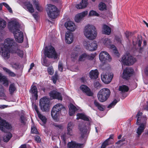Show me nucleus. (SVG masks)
<instances>
[{"label":"nucleus","mask_w":148,"mask_h":148,"mask_svg":"<svg viewBox=\"0 0 148 148\" xmlns=\"http://www.w3.org/2000/svg\"><path fill=\"white\" fill-rule=\"evenodd\" d=\"M18 45L14 40L11 38H7L4 41V44L0 45V53L5 59H8L10 57V51L17 48Z\"/></svg>","instance_id":"1"},{"label":"nucleus","mask_w":148,"mask_h":148,"mask_svg":"<svg viewBox=\"0 0 148 148\" xmlns=\"http://www.w3.org/2000/svg\"><path fill=\"white\" fill-rule=\"evenodd\" d=\"M10 30L14 34L16 40L19 43H22L23 40V33L20 30V25L18 22L12 21L9 23Z\"/></svg>","instance_id":"2"},{"label":"nucleus","mask_w":148,"mask_h":148,"mask_svg":"<svg viewBox=\"0 0 148 148\" xmlns=\"http://www.w3.org/2000/svg\"><path fill=\"white\" fill-rule=\"evenodd\" d=\"M11 128V125L0 117V130L5 132L3 138V140L4 142H8L12 136L11 133L7 132L6 130L7 129H10Z\"/></svg>","instance_id":"3"},{"label":"nucleus","mask_w":148,"mask_h":148,"mask_svg":"<svg viewBox=\"0 0 148 148\" xmlns=\"http://www.w3.org/2000/svg\"><path fill=\"white\" fill-rule=\"evenodd\" d=\"M66 112V109L64 106L61 104L58 103L53 107L51 111V116L54 120L57 121L60 114L64 115Z\"/></svg>","instance_id":"4"},{"label":"nucleus","mask_w":148,"mask_h":148,"mask_svg":"<svg viewBox=\"0 0 148 148\" xmlns=\"http://www.w3.org/2000/svg\"><path fill=\"white\" fill-rule=\"evenodd\" d=\"M83 32L85 37L90 40L95 39L97 34L95 27L90 25H88L85 27Z\"/></svg>","instance_id":"5"},{"label":"nucleus","mask_w":148,"mask_h":148,"mask_svg":"<svg viewBox=\"0 0 148 148\" xmlns=\"http://www.w3.org/2000/svg\"><path fill=\"white\" fill-rule=\"evenodd\" d=\"M110 90L107 88H103L100 90L97 93V97L99 101L101 102L106 101L109 97Z\"/></svg>","instance_id":"6"},{"label":"nucleus","mask_w":148,"mask_h":148,"mask_svg":"<svg viewBox=\"0 0 148 148\" xmlns=\"http://www.w3.org/2000/svg\"><path fill=\"white\" fill-rule=\"evenodd\" d=\"M45 55L49 58L56 59L58 57V54L55 50L54 48L51 46L46 47L44 50Z\"/></svg>","instance_id":"7"},{"label":"nucleus","mask_w":148,"mask_h":148,"mask_svg":"<svg viewBox=\"0 0 148 148\" xmlns=\"http://www.w3.org/2000/svg\"><path fill=\"white\" fill-rule=\"evenodd\" d=\"M47 12L49 16L51 18H55L58 15L57 8L51 4L48 5Z\"/></svg>","instance_id":"8"},{"label":"nucleus","mask_w":148,"mask_h":148,"mask_svg":"<svg viewBox=\"0 0 148 148\" xmlns=\"http://www.w3.org/2000/svg\"><path fill=\"white\" fill-rule=\"evenodd\" d=\"M50 100L48 98L44 97L41 98L40 100L39 105L41 110L46 111L49 110Z\"/></svg>","instance_id":"9"},{"label":"nucleus","mask_w":148,"mask_h":148,"mask_svg":"<svg viewBox=\"0 0 148 148\" xmlns=\"http://www.w3.org/2000/svg\"><path fill=\"white\" fill-rule=\"evenodd\" d=\"M136 60L133 57L129 55L124 56L122 58L121 62L124 65H132L136 62Z\"/></svg>","instance_id":"10"},{"label":"nucleus","mask_w":148,"mask_h":148,"mask_svg":"<svg viewBox=\"0 0 148 148\" xmlns=\"http://www.w3.org/2000/svg\"><path fill=\"white\" fill-rule=\"evenodd\" d=\"M113 77V74L112 73H103L101 75L102 81L105 83H109L112 80Z\"/></svg>","instance_id":"11"},{"label":"nucleus","mask_w":148,"mask_h":148,"mask_svg":"<svg viewBox=\"0 0 148 148\" xmlns=\"http://www.w3.org/2000/svg\"><path fill=\"white\" fill-rule=\"evenodd\" d=\"M142 114L141 112L139 111L138 112L136 115L137 119L136 123L138 125L144 123L146 125L147 118L145 116H142Z\"/></svg>","instance_id":"12"},{"label":"nucleus","mask_w":148,"mask_h":148,"mask_svg":"<svg viewBox=\"0 0 148 148\" xmlns=\"http://www.w3.org/2000/svg\"><path fill=\"white\" fill-rule=\"evenodd\" d=\"M84 44L87 49L91 51L95 50L97 47V44L94 42L90 44L88 41H85L84 42Z\"/></svg>","instance_id":"13"},{"label":"nucleus","mask_w":148,"mask_h":148,"mask_svg":"<svg viewBox=\"0 0 148 148\" xmlns=\"http://www.w3.org/2000/svg\"><path fill=\"white\" fill-rule=\"evenodd\" d=\"M133 73V70L131 68L127 67L123 71L122 77L127 79L132 75Z\"/></svg>","instance_id":"14"},{"label":"nucleus","mask_w":148,"mask_h":148,"mask_svg":"<svg viewBox=\"0 0 148 148\" xmlns=\"http://www.w3.org/2000/svg\"><path fill=\"white\" fill-rule=\"evenodd\" d=\"M100 60L104 63L106 60L110 61L111 59V58L109 54L106 51L101 52L99 55Z\"/></svg>","instance_id":"15"},{"label":"nucleus","mask_w":148,"mask_h":148,"mask_svg":"<svg viewBox=\"0 0 148 148\" xmlns=\"http://www.w3.org/2000/svg\"><path fill=\"white\" fill-rule=\"evenodd\" d=\"M50 97L53 99H56L62 100V97L61 93L56 90H53L51 91L49 93Z\"/></svg>","instance_id":"16"},{"label":"nucleus","mask_w":148,"mask_h":148,"mask_svg":"<svg viewBox=\"0 0 148 148\" xmlns=\"http://www.w3.org/2000/svg\"><path fill=\"white\" fill-rule=\"evenodd\" d=\"M73 34L70 32H67L65 35V40L66 43L71 44L73 42Z\"/></svg>","instance_id":"17"},{"label":"nucleus","mask_w":148,"mask_h":148,"mask_svg":"<svg viewBox=\"0 0 148 148\" xmlns=\"http://www.w3.org/2000/svg\"><path fill=\"white\" fill-rule=\"evenodd\" d=\"M65 26L67 29L71 32H74L76 29V26L75 23L71 21L66 22L65 24Z\"/></svg>","instance_id":"18"},{"label":"nucleus","mask_w":148,"mask_h":148,"mask_svg":"<svg viewBox=\"0 0 148 148\" xmlns=\"http://www.w3.org/2000/svg\"><path fill=\"white\" fill-rule=\"evenodd\" d=\"M84 145V144L77 143L74 141H71L68 143V148H83Z\"/></svg>","instance_id":"19"},{"label":"nucleus","mask_w":148,"mask_h":148,"mask_svg":"<svg viewBox=\"0 0 148 148\" xmlns=\"http://www.w3.org/2000/svg\"><path fill=\"white\" fill-rule=\"evenodd\" d=\"M80 88L87 95L89 96L93 95V93L91 91L90 88L87 86L84 85H82L80 86Z\"/></svg>","instance_id":"20"},{"label":"nucleus","mask_w":148,"mask_h":148,"mask_svg":"<svg viewBox=\"0 0 148 148\" xmlns=\"http://www.w3.org/2000/svg\"><path fill=\"white\" fill-rule=\"evenodd\" d=\"M88 14L87 11L83 12L77 14L75 16V21L77 23L79 22Z\"/></svg>","instance_id":"21"},{"label":"nucleus","mask_w":148,"mask_h":148,"mask_svg":"<svg viewBox=\"0 0 148 148\" xmlns=\"http://www.w3.org/2000/svg\"><path fill=\"white\" fill-rule=\"evenodd\" d=\"M79 128L81 132V136L80 138L82 139L83 138L86 136L87 132V128L86 127L82 125H79Z\"/></svg>","instance_id":"22"},{"label":"nucleus","mask_w":148,"mask_h":148,"mask_svg":"<svg viewBox=\"0 0 148 148\" xmlns=\"http://www.w3.org/2000/svg\"><path fill=\"white\" fill-rule=\"evenodd\" d=\"M29 92L31 93L33 96H34L36 99H37L38 97L37 95L38 90L36 86L32 85L29 90Z\"/></svg>","instance_id":"23"},{"label":"nucleus","mask_w":148,"mask_h":148,"mask_svg":"<svg viewBox=\"0 0 148 148\" xmlns=\"http://www.w3.org/2000/svg\"><path fill=\"white\" fill-rule=\"evenodd\" d=\"M111 28L106 24H103L102 27V32L103 34L109 35L111 32Z\"/></svg>","instance_id":"24"},{"label":"nucleus","mask_w":148,"mask_h":148,"mask_svg":"<svg viewBox=\"0 0 148 148\" xmlns=\"http://www.w3.org/2000/svg\"><path fill=\"white\" fill-rule=\"evenodd\" d=\"M88 4L87 0H82L79 4L76 5V8L78 9H81L86 8Z\"/></svg>","instance_id":"25"},{"label":"nucleus","mask_w":148,"mask_h":148,"mask_svg":"<svg viewBox=\"0 0 148 148\" xmlns=\"http://www.w3.org/2000/svg\"><path fill=\"white\" fill-rule=\"evenodd\" d=\"M77 119H81L84 121H89L91 119L82 113H78L77 114Z\"/></svg>","instance_id":"26"},{"label":"nucleus","mask_w":148,"mask_h":148,"mask_svg":"<svg viewBox=\"0 0 148 148\" xmlns=\"http://www.w3.org/2000/svg\"><path fill=\"white\" fill-rule=\"evenodd\" d=\"M24 8L30 13H33L34 12V9L32 5L29 2H27L25 4Z\"/></svg>","instance_id":"27"},{"label":"nucleus","mask_w":148,"mask_h":148,"mask_svg":"<svg viewBox=\"0 0 148 148\" xmlns=\"http://www.w3.org/2000/svg\"><path fill=\"white\" fill-rule=\"evenodd\" d=\"M90 77L91 79H95L98 77L99 73L97 69L92 70L90 72Z\"/></svg>","instance_id":"28"},{"label":"nucleus","mask_w":148,"mask_h":148,"mask_svg":"<svg viewBox=\"0 0 148 148\" xmlns=\"http://www.w3.org/2000/svg\"><path fill=\"white\" fill-rule=\"evenodd\" d=\"M145 126L146 125H145L144 123L141 124L138 128L136 133L138 134V137H139L142 133L143 132L145 128Z\"/></svg>","instance_id":"29"},{"label":"nucleus","mask_w":148,"mask_h":148,"mask_svg":"<svg viewBox=\"0 0 148 148\" xmlns=\"http://www.w3.org/2000/svg\"><path fill=\"white\" fill-rule=\"evenodd\" d=\"M94 104L95 106L100 111H103L104 110L105 108L104 106L101 104L97 101L95 100Z\"/></svg>","instance_id":"30"},{"label":"nucleus","mask_w":148,"mask_h":148,"mask_svg":"<svg viewBox=\"0 0 148 148\" xmlns=\"http://www.w3.org/2000/svg\"><path fill=\"white\" fill-rule=\"evenodd\" d=\"M18 46L17 48L14 49V50H12V52L13 53H16L19 57L21 58H22L23 55V53L22 51L18 49Z\"/></svg>","instance_id":"31"},{"label":"nucleus","mask_w":148,"mask_h":148,"mask_svg":"<svg viewBox=\"0 0 148 148\" xmlns=\"http://www.w3.org/2000/svg\"><path fill=\"white\" fill-rule=\"evenodd\" d=\"M69 109V114L70 116H72L75 113V111L77 110V108L72 104H70Z\"/></svg>","instance_id":"32"},{"label":"nucleus","mask_w":148,"mask_h":148,"mask_svg":"<svg viewBox=\"0 0 148 148\" xmlns=\"http://www.w3.org/2000/svg\"><path fill=\"white\" fill-rule=\"evenodd\" d=\"M20 118L19 119V121L23 125H25L27 120V118L23 114H22L20 115Z\"/></svg>","instance_id":"33"},{"label":"nucleus","mask_w":148,"mask_h":148,"mask_svg":"<svg viewBox=\"0 0 148 148\" xmlns=\"http://www.w3.org/2000/svg\"><path fill=\"white\" fill-rule=\"evenodd\" d=\"M3 69L4 71L7 73L9 76L12 77H14L16 76V75L10 69L5 67H3Z\"/></svg>","instance_id":"34"},{"label":"nucleus","mask_w":148,"mask_h":148,"mask_svg":"<svg viewBox=\"0 0 148 148\" xmlns=\"http://www.w3.org/2000/svg\"><path fill=\"white\" fill-rule=\"evenodd\" d=\"M99 9L101 11H103L106 10V5L104 3L100 2L98 5Z\"/></svg>","instance_id":"35"},{"label":"nucleus","mask_w":148,"mask_h":148,"mask_svg":"<svg viewBox=\"0 0 148 148\" xmlns=\"http://www.w3.org/2000/svg\"><path fill=\"white\" fill-rule=\"evenodd\" d=\"M128 90V87L125 85L120 86L119 88V90L121 91L122 92H127Z\"/></svg>","instance_id":"36"},{"label":"nucleus","mask_w":148,"mask_h":148,"mask_svg":"<svg viewBox=\"0 0 148 148\" xmlns=\"http://www.w3.org/2000/svg\"><path fill=\"white\" fill-rule=\"evenodd\" d=\"M16 88L14 84H12L10 85L9 88V91L10 93L12 95L14 92V91L16 90Z\"/></svg>","instance_id":"37"},{"label":"nucleus","mask_w":148,"mask_h":148,"mask_svg":"<svg viewBox=\"0 0 148 148\" xmlns=\"http://www.w3.org/2000/svg\"><path fill=\"white\" fill-rule=\"evenodd\" d=\"M6 22L4 20L0 19V29H2L6 26Z\"/></svg>","instance_id":"38"},{"label":"nucleus","mask_w":148,"mask_h":148,"mask_svg":"<svg viewBox=\"0 0 148 148\" xmlns=\"http://www.w3.org/2000/svg\"><path fill=\"white\" fill-rule=\"evenodd\" d=\"M4 89L3 88L1 85L0 84V96L3 97H5V95L4 93ZM5 99V98H4Z\"/></svg>","instance_id":"39"},{"label":"nucleus","mask_w":148,"mask_h":148,"mask_svg":"<svg viewBox=\"0 0 148 148\" xmlns=\"http://www.w3.org/2000/svg\"><path fill=\"white\" fill-rule=\"evenodd\" d=\"M39 118L42 121L43 123L44 124L47 121V119L45 116H43L40 113L38 115Z\"/></svg>","instance_id":"40"},{"label":"nucleus","mask_w":148,"mask_h":148,"mask_svg":"<svg viewBox=\"0 0 148 148\" xmlns=\"http://www.w3.org/2000/svg\"><path fill=\"white\" fill-rule=\"evenodd\" d=\"M109 139L108 138L104 141L102 144L101 146V148H105L106 146L110 144L109 143Z\"/></svg>","instance_id":"41"},{"label":"nucleus","mask_w":148,"mask_h":148,"mask_svg":"<svg viewBox=\"0 0 148 148\" xmlns=\"http://www.w3.org/2000/svg\"><path fill=\"white\" fill-rule=\"evenodd\" d=\"M86 59H87V54L84 53L79 57V60L80 61H82Z\"/></svg>","instance_id":"42"},{"label":"nucleus","mask_w":148,"mask_h":148,"mask_svg":"<svg viewBox=\"0 0 148 148\" xmlns=\"http://www.w3.org/2000/svg\"><path fill=\"white\" fill-rule=\"evenodd\" d=\"M110 48L113 50V52L114 53V54L116 55L117 56H119V53H118V51L116 49V47L113 45H112L110 46Z\"/></svg>","instance_id":"43"},{"label":"nucleus","mask_w":148,"mask_h":148,"mask_svg":"<svg viewBox=\"0 0 148 148\" xmlns=\"http://www.w3.org/2000/svg\"><path fill=\"white\" fill-rule=\"evenodd\" d=\"M89 16H99V14L98 13H97V12L95 11L92 10H91L89 14Z\"/></svg>","instance_id":"44"},{"label":"nucleus","mask_w":148,"mask_h":148,"mask_svg":"<svg viewBox=\"0 0 148 148\" xmlns=\"http://www.w3.org/2000/svg\"><path fill=\"white\" fill-rule=\"evenodd\" d=\"M34 3L36 5V7L37 10L39 11H41L43 10L42 8L40 6L38 3L34 2Z\"/></svg>","instance_id":"45"},{"label":"nucleus","mask_w":148,"mask_h":148,"mask_svg":"<svg viewBox=\"0 0 148 148\" xmlns=\"http://www.w3.org/2000/svg\"><path fill=\"white\" fill-rule=\"evenodd\" d=\"M118 101L114 99L110 104L108 106V108H111L113 107L117 103Z\"/></svg>","instance_id":"46"},{"label":"nucleus","mask_w":148,"mask_h":148,"mask_svg":"<svg viewBox=\"0 0 148 148\" xmlns=\"http://www.w3.org/2000/svg\"><path fill=\"white\" fill-rule=\"evenodd\" d=\"M79 55V53L78 51H74L72 52L71 55V57L74 58H75L77 57Z\"/></svg>","instance_id":"47"},{"label":"nucleus","mask_w":148,"mask_h":148,"mask_svg":"<svg viewBox=\"0 0 148 148\" xmlns=\"http://www.w3.org/2000/svg\"><path fill=\"white\" fill-rule=\"evenodd\" d=\"M47 71L48 73L50 75H52L54 73V70L52 66H50L47 68Z\"/></svg>","instance_id":"48"},{"label":"nucleus","mask_w":148,"mask_h":148,"mask_svg":"<svg viewBox=\"0 0 148 148\" xmlns=\"http://www.w3.org/2000/svg\"><path fill=\"white\" fill-rule=\"evenodd\" d=\"M0 81L3 82V84L4 86H8V81L5 76L3 77V79H1V81Z\"/></svg>","instance_id":"49"},{"label":"nucleus","mask_w":148,"mask_h":148,"mask_svg":"<svg viewBox=\"0 0 148 148\" xmlns=\"http://www.w3.org/2000/svg\"><path fill=\"white\" fill-rule=\"evenodd\" d=\"M3 4L7 8L10 13H11L12 12V9L7 3H3Z\"/></svg>","instance_id":"50"},{"label":"nucleus","mask_w":148,"mask_h":148,"mask_svg":"<svg viewBox=\"0 0 148 148\" xmlns=\"http://www.w3.org/2000/svg\"><path fill=\"white\" fill-rule=\"evenodd\" d=\"M94 87L97 89L99 88L101 86L100 84L98 81L95 82L94 83Z\"/></svg>","instance_id":"51"},{"label":"nucleus","mask_w":148,"mask_h":148,"mask_svg":"<svg viewBox=\"0 0 148 148\" xmlns=\"http://www.w3.org/2000/svg\"><path fill=\"white\" fill-rule=\"evenodd\" d=\"M58 69L61 72H62L63 70V64L61 61H59L58 63Z\"/></svg>","instance_id":"52"},{"label":"nucleus","mask_w":148,"mask_h":148,"mask_svg":"<svg viewBox=\"0 0 148 148\" xmlns=\"http://www.w3.org/2000/svg\"><path fill=\"white\" fill-rule=\"evenodd\" d=\"M103 44L106 45H107L110 43V40L108 38H105L103 41Z\"/></svg>","instance_id":"53"},{"label":"nucleus","mask_w":148,"mask_h":148,"mask_svg":"<svg viewBox=\"0 0 148 148\" xmlns=\"http://www.w3.org/2000/svg\"><path fill=\"white\" fill-rule=\"evenodd\" d=\"M142 42V38L141 37L138 38L137 43L139 47H140Z\"/></svg>","instance_id":"54"},{"label":"nucleus","mask_w":148,"mask_h":148,"mask_svg":"<svg viewBox=\"0 0 148 148\" xmlns=\"http://www.w3.org/2000/svg\"><path fill=\"white\" fill-rule=\"evenodd\" d=\"M74 125L73 123L70 122L69 123L67 126V129H73Z\"/></svg>","instance_id":"55"},{"label":"nucleus","mask_w":148,"mask_h":148,"mask_svg":"<svg viewBox=\"0 0 148 148\" xmlns=\"http://www.w3.org/2000/svg\"><path fill=\"white\" fill-rule=\"evenodd\" d=\"M67 135L70 136H72L73 135V129H67Z\"/></svg>","instance_id":"56"},{"label":"nucleus","mask_w":148,"mask_h":148,"mask_svg":"<svg viewBox=\"0 0 148 148\" xmlns=\"http://www.w3.org/2000/svg\"><path fill=\"white\" fill-rule=\"evenodd\" d=\"M122 38V37L121 35L119 36H115V39L118 42L121 43Z\"/></svg>","instance_id":"57"},{"label":"nucleus","mask_w":148,"mask_h":148,"mask_svg":"<svg viewBox=\"0 0 148 148\" xmlns=\"http://www.w3.org/2000/svg\"><path fill=\"white\" fill-rule=\"evenodd\" d=\"M95 54H91L89 55L87 54V59L89 60H92L95 57Z\"/></svg>","instance_id":"58"},{"label":"nucleus","mask_w":148,"mask_h":148,"mask_svg":"<svg viewBox=\"0 0 148 148\" xmlns=\"http://www.w3.org/2000/svg\"><path fill=\"white\" fill-rule=\"evenodd\" d=\"M58 75H56V74H55V76L52 77V80L54 84H56V82L58 78Z\"/></svg>","instance_id":"59"},{"label":"nucleus","mask_w":148,"mask_h":148,"mask_svg":"<svg viewBox=\"0 0 148 148\" xmlns=\"http://www.w3.org/2000/svg\"><path fill=\"white\" fill-rule=\"evenodd\" d=\"M35 140L37 141V143H40L41 142V139L40 137L38 135H36L34 136Z\"/></svg>","instance_id":"60"},{"label":"nucleus","mask_w":148,"mask_h":148,"mask_svg":"<svg viewBox=\"0 0 148 148\" xmlns=\"http://www.w3.org/2000/svg\"><path fill=\"white\" fill-rule=\"evenodd\" d=\"M31 132L32 133L37 134L38 132L37 129L35 127L31 128Z\"/></svg>","instance_id":"61"},{"label":"nucleus","mask_w":148,"mask_h":148,"mask_svg":"<svg viewBox=\"0 0 148 148\" xmlns=\"http://www.w3.org/2000/svg\"><path fill=\"white\" fill-rule=\"evenodd\" d=\"M12 67L15 69H17L18 67V64L16 63H12Z\"/></svg>","instance_id":"62"},{"label":"nucleus","mask_w":148,"mask_h":148,"mask_svg":"<svg viewBox=\"0 0 148 148\" xmlns=\"http://www.w3.org/2000/svg\"><path fill=\"white\" fill-rule=\"evenodd\" d=\"M125 34L126 37L128 38L130 36L132 35V33L131 32L127 31L125 33Z\"/></svg>","instance_id":"63"},{"label":"nucleus","mask_w":148,"mask_h":148,"mask_svg":"<svg viewBox=\"0 0 148 148\" xmlns=\"http://www.w3.org/2000/svg\"><path fill=\"white\" fill-rule=\"evenodd\" d=\"M34 108L35 110L36 111L38 115V114H39L40 113L39 112V111L38 110V107L36 106H34Z\"/></svg>","instance_id":"64"}]
</instances>
